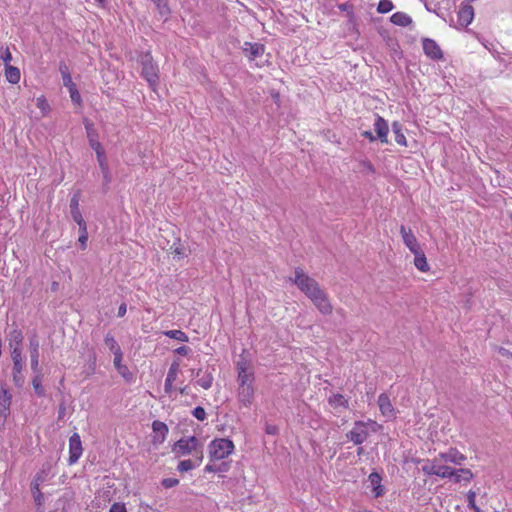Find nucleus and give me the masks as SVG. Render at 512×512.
Here are the masks:
<instances>
[{"instance_id": "f257e3e1", "label": "nucleus", "mask_w": 512, "mask_h": 512, "mask_svg": "<svg viewBox=\"0 0 512 512\" xmlns=\"http://www.w3.org/2000/svg\"><path fill=\"white\" fill-rule=\"evenodd\" d=\"M293 282L314 304L322 315H331L333 306L330 302L328 294L320 287L319 283L308 276L300 268L295 270Z\"/></svg>"}, {"instance_id": "f03ea898", "label": "nucleus", "mask_w": 512, "mask_h": 512, "mask_svg": "<svg viewBox=\"0 0 512 512\" xmlns=\"http://www.w3.org/2000/svg\"><path fill=\"white\" fill-rule=\"evenodd\" d=\"M173 452L178 456H184L194 452L197 455L198 464L203 460L202 444L195 436L179 439L173 446Z\"/></svg>"}, {"instance_id": "7ed1b4c3", "label": "nucleus", "mask_w": 512, "mask_h": 512, "mask_svg": "<svg viewBox=\"0 0 512 512\" xmlns=\"http://www.w3.org/2000/svg\"><path fill=\"white\" fill-rule=\"evenodd\" d=\"M140 64L142 66L141 75L148 82L149 86L155 90L159 81V68L154 63L150 52L141 54Z\"/></svg>"}, {"instance_id": "20e7f679", "label": "nucleus", "mask_w": 512, "mask_h": 512, "mask_svg": "<svg viewBox=\"0 0 512 512\" xmlns=\"http://www.w3.org/2000/svg\"><path fill=\"white\" fill-rule=\"evenodd\" d=\"M233 450L234 444L229 439H215L209 444V456L211 460L224 459L228 457Z\"/></svg>"}, {"instance_id": "39448f33", "label": "nucleus", "mask_w": 512, "mask_h": 512, "mask_svg": "<svg viewBox=\"0 0 512 512\" xmlns=\"http://www.w3.org/2000/svg\"><path fill=\"white\" fill-rule=\"evenodd\" d=\"M368 425H372L373 431H376V429H375V426H377L376 422H374L372 420H369L368 422L356 421L354 423V427L352 428V430H350L346 434L347 439L352 441L355 445H361L362 443H364L367 440V438L369 436V432L367 430Z\"/></svg>"}, {"instance_id": "423d86ee", "label": "nucleus", "mask_w": 512, "mask_h": 512, "mask_svg": "<svg viewBox=\"0 0 512 512\" xmlns=\"http://www.w3.org/2000/svg\"><path fill=\"white\" fill-rule=\"evenodd\" d=\"M39 339L37 334L34 332L29 337V348H30V365L33 372L41 370L39 365Z\"/></svg>"}, {"instance_id": "0eeeda50", "label": "nucleus", "mask_w": 512, "mask_h": 512, "mask_svg": "<svg viewBox=\"0 0 512 512\" xmlns=\"http://www.w3.org/2000/svg\"><path fill=\"white\" fill-rule=\"evenodd\" d=\"M69 454L70 464L77 462L82 454V444L78 433H74L69 438Z\"/></svg>"}, {"instance_id": "6e6552de", "label": "nucleus", "mask_w": 512, "mask_h": 512, "mask_svg": "<svg viewBox=\"0 0 512 512\" xmlns=\"http://www.w3.org/2000/svg\"><path fill=\"white\" fill-rule=\"evenodd\" d=\"M446 462L444 460H440L439 456L437 455V463H436V476H439L441 478H449L454 477V480L456 483L460 482V475L458 472L451 468L450 466L445 465Z\"/></svg>"}, {"instance_id": "1a4fd4ad", "label": "nucleus", "mask_w": 512, "mask_h": 512, "mask_svg": "<svg viewBox=\"0 0 512 512\" xmlns=\"http://www.w3.org/2000/svg\"><path fill=\"white\" fill-rule=\"evenodd\" d=\"M239 385H252L254 380L253 372L249 371V363L239 361L237 363Z\"/></svg>"}, {"instance_id": "9d476101", "label": "nucleus", "mask_w": 512, "mask_h": 512, "mask_svg": "<svg viewBox=\"0 0 512 512\" xmlns=\"http://www.w3.org/2000/svg\"><path fill=\"white\" fill-rule=\"evenodd\" d=\"M12 401V395L8 389L2 385L0 391V418H7Z\"/></svg>"}, {"instance_id": "9b49d317", "label": "nucleus", "mask_w": 512, "mask_h": 512, "mask_svg": "<svg viewBox=\"0 0 512 512\" xmlns=\"http://www.w3.org/2000/svg\"><path fill=\"white\" fill-rule=\"evenodd\" d=\"M423 50L424 53L433 60H439L443 56L439 45L432 39L427 38L423 40Z\"/></svg>"}, {"instance_id": "f8f14e48", "label": "nucleus", "mask_w": 512, "mask_h": 512, "mask_svg": "<svg viewBox=\"0 0 512 512\" xmlns=\"http://www.w3.org/2000/svg\"><path fill=\"white\" fill-rule=\"evenodd\" d=\"M378 406L383 416L387 418L395 417V410L387 394L382 393L378 397Z\"/></svg>"}, {"instance_id": "ddd939ff", "label": "nucleus", "mask_w": 512, "mask_h": 512, "mask_svg": "<svg viewBox=\"0 0 512 512\" xmlns=\"http://www.w3.org/2000/svg\"><path fill=\"white\" fill-rule=\"evenodd\" d=\"M70 210L72 219L79 225V228H83L86 222L84 221L82 214L79 209V194L76 193L70 200Z\"/></svg>"}, {"instance_id": "4468645a", "label": "nucleus", "mask_w": 512, "mask_h": 512, "mask_svg": "<svg viewBox=\"0 0 512 512\" xmlns=\"http://www.w3.org/2000/svg\"><path fill=\"white\" fill-rule=\"evenodd\" d=\"M400 233L403 238V242L411 252H417V250L420 249L418 241L410 229L407 230L405 226L402 225L400 227Z\"/></svg>"}, {"instance_id": "2eb2a0df", "label": "nucleus", "mask_w": 512, "mask_h": 512, "mask_svg": "<svg viewBox=\"0 0 512 512\" xmlns=\"http://www.w3.org/2000/svg\"><path fill=\"white\" fill-rule=\"evenodd\" d=\"M474 18V9L470 5H463L458 11V22L462 27L468 26Z\"/></svg>"}, {"instance_id": "dca6fc26", "label": "nucleus", "mask_w": 512, "mask_h": 512, "mask_svg": "<svg viewBox=\"0 0 512 512\" xmlns=\"http://www.w3.org/2000/svg\"><path fill=\"white\" fill-rule=\"evenodd\" d=\"M438 456L440 460H444L446 463L450 462L456 465H461L466 459V457L456 449H450L445 453L438 454Z\"/></svg>"}, {"instance_id": "f3484780", "label": "nucleus", "mask_w": 512, "mask_h": 512, "mask_svg": "<svg viewBox=\"0 0 512 512\" xmlns=\"http://www.w3.org/2000/svg\"><path fill=\"white\" fill-rule=\"evenodd\" d=\"M254 388L252 385H239L238 398L241 403L248 406L252 403Z\"/></svg>"}, {"instance_id": "a211bd4d", "label": "nucleus", "mask_w": 512, "mask_h": 512, "mask_svg": "<svg viewBox=\"0 0 512 512\" xmlns=\"http://www.w3.org/2000/svg\"><path fill=\"white\" fill-rule=\"evenodd\" d=\"M374 128L380 141L382 143H387V135L389 132L387 122L382 117L378 116L375 121Z\"/></svg>"}, {"instance_id": "6ab92c4d", "label": "nucleus", "mask_w": 512, "mask_h": 512, "mask_svg": "<svg viewBox=\"0 0 512 512\" xmlns=\"http://www.w3.org/2000/svg\"><path fill=\"white\" fill-rule=\"evenodd\" d=\"M244 52L249 59L253 60L258 56H261L264 53V45L260 43H245Z\"/></svg>"}, {"instance_id": "aec40b11", "label": "nucleus", "mask_w": 512, "mask_h": 512, "mask_svg": "<svg viewBox=\"0 0 512 512\" xmlns=\"http://www.w3.org/2000/svg\"><path fill=\"white\" fill-rule=\"evenodd\" d=\"M23 338L22 331L15 326L8 334L9 348L21 347Z\"/></svg>"}, {"instance_id": "412c9836", "label": "nucleus", "mask_w": 512, "mask_h": 512, "mask_svg": "<svg viewBox=\"0 0 512 512\" xmlns=\"http://www.w3.org/2000/svg\"><path fill=\"white\" fill-rule=\"evenodd\" d=\"M122 358H123V354L122 355L117 354V356L114 357L113 363H114L115 369L118 371V373L123 378H125L126 380H131L132 373L129 371V369L126 365L122 364Z\"/></svg>"}, {"instance_id": "4be33fe9", "label": "nucleus", "mask_w": 512, "mask_h": 512, "mask_svg": "<svg viewBox=\"0 0 512 512\" xmlns=\"http://www.w3.org/2000/svg\"><path fill=\"white\" fill-rule=\"evenodd\" d=\"M24 364L23 363H16L13 364V370H12V378L15 386L21 388L24 385L25 378L22 374Z\"/></svg>"}, {"instance_id": "5701e85b", "label": "nucleus", "mask_w": 512, "mask_h": 512, "mask_svg": "<svg viewBox=\"0 0 512 512\" xmlns=\"http://www.w3.org/2000/svg\"><path fill=\"white\" fill-rule=\"evenodd\" d=\"M415 255L414 258V265L418 270L421 272H427L429 270V265L426 260V256L423 253V251L420 249L417 250V252H412Z\"/></svg>"}, {"instance_id": "b1692460", "label": "nucleus", "mask_w": 512, "mask_h": 512, "mask_svg": "<svg viewBox=\"0 0 512 512\" xmlns=\"http://www.w3.org/2000/svg\"><path fill=\"white\" fill-rule=\"evenodd\" d=\"M152 429L157 434V441L160 443L164 442L168 433L167 425L164 422L156 420L152 423Z\"/></svg>"}, {"instance_id": "393cba45", "label": "nucleus", "mask_w": 512, "mask_h": 512, "mask_svg": "<svg viewBox=\"0 0 512 512\" xmlns=\"http://www.w3.org/2000/svg\"><path fill=\"white\" fill-rule=\"evenodd\" d=\"M391 22L395 25H398V26H402V27H405V26H408L412 23V19L411 17L404 13V12H396L394 13L391 18H390Z\"/></svg>"}, {"instance_id": "a878e982", "label": "nucleus", "mask_w": 512, "mask_h": 512, "mask_svg": "<svg viewBox=\"0 0 512 512\" xmlns=\"http://www.w3.org/2000/svg\"><path fill=\"white\" fill-rule=\"evenodd\" d=\"M5 76L8 82L17 84L20 80V71L17 67L7 65L5 67Z\"/></svg>"}, {"instance_id": "bb28decb", "label": "nucleus", "mask_w": 512, "mask_h": 512, "mask_svg": "<svg viewBox=\"0 0 512 512\" xmlns=\"http://www.w3.org/2000/svg\"><path fill=\"white\" fill-rule=\"evenodd\" d=\"M34 373H35V376L32 379V385H33L34 391L38 396L43 397L45 395V390L42 386V379H43L42 372H41V370H38V372H34Z\"/></svg>"}, {"instance_id": "cd10ccee", "label": "nucleus", "mask_w": 512, "mask_h": 512, "mask_svg": "<svg viewBox=\"0 0 512 512\" xmlns=\"http://www.w3.org/2000/svg\"><path fill=\"white\" fill-rule=\"evenodd\" d=\"M104 342L108 349L114 354V357H116L117 354L122 355L120 346L111 334L108 333L105 336Z\"/></svg>"}, {"instance_id": "c85d7f7f", "label": "nucleus", "mask_w": 512, "mask_h": 512, "mask_svg": "<svg viewBox=\"0 0 512 512\" xmlns=\"http://www.w3.org/2000/svg\"><path fill=\"white\" fill-rule=\"evenodd\" d=\"M328 402L334 408L337 407H348V401L344 398L342 394H333L329 397Z\"/></svg>"}, {"instance_id": "c756f323", "label": "nucleus", "mask_w": 512, "mask_h": 512, "mask_svg": "<svg viewBox=\"0 0 512 512\" xmlns=\"http://www.w3.org/2000/svg\"><path fill=\"white\" fill-rule=\"evenodd\" d=\"M59 71L62 75V79H63V85L65 87H68V86H72L74 83L72 81V77L70 75V72H69V69H68V66L64 63V62H61L60 65H59Z\"/></svg>"}, {"instance_id": "7c9ffc66", "label": "nucleus", "mask_w": 512, "mask_h": 512, "mask_svg": "<svg viewBox=\"0 0 512 512\" xmlns=\"http://www.w3.org/2000/svg\"><path fill=\"white\" fill-rule=\"evenodd\" d=\"M164 335L181 342H188L189 340L188 336L181 330H168L164 332Z\"/></svg>"}, {"instance_id": "2f4dec72", "label": "nucleus", "mask_w": 512, "mask_h": 512, "mask_svg": "<svg viewBox=\"0 0 512 512\" xmlns=\"http://www.w3.org/2000/svg\"><path fill=\"white\" fill-rule=\"evenodd\" d=\"M229 468H230V466L226 462H223L220 464H208L205 467V472L224 473V472H227L229 470Z\"/></svg>"}, {"instance_id": "473e14b6", "label": "nucleus", "mask_w": 512, "mask_h": 512, "mask_svg": "<svg viewBox=\"0 0 512 512\" xmlns=\"http://www.w3.org/2000/svg\"><path fill=\"white\" fill-rule=\"evenodd\" d=\"M436 463L437 456L434 457L432 460L425 461L424 465L422 466V471L426 475H436Z\"/></svg>"}, {"instance_id": "72a5a7b5", "label": "nucleus", "mask_w": 512, "mask_h": 512, "mask_svg": "<svg viewBox=\"0 0 512 512\" xmlns=\"http://www.w3.org/2000/svg\"><path fill=\"white\" fill-rule=\"evenodd\" d=\"M392 129L395 134V141L398 144L406 145V138L401 131V125L398 122H394L392 125Z\"/></svg>"}, {"instance_id": "f704fd0d", "label": "nucleus", "mask_w": 512, "mask_h": 512, "mask_svg": "<svg viewBox=\"0 0 512 512\" xmlns=\"http://www.w3.org/2000/svg\"><path fill=\"white\" fill-rule=\"evenodd\" d=\"M31 491L34 498V501L37 506L43 505V494L40 491V486L37 483H31Z\"/></svg>"}, {"instance_id": "c9c22d12", "label": "nucleus", "mask_w": 512, "mask_h": 512, "mask_svg": "<svg viewBox=\"0 0 512 512\" xmlns=\"http://www.w3.org/2000/svg\"><path fill=\"white\" fill-rule=\"evenodd\" d=\"M213 376L210 372H205L202 377L197 381L198 385H200L203 389H209L213 383Z\"/></svg>"}, {"instance_id": "e433bc0d", "label": "nucleus", "mask_w": 512, "mask_h": 512, "mask_svg": "<svg viewBox=\"0 0 512 512\" xmlns=\"http://www.w3.org/2000/svg\"><path fill=\"white\" fill-rule=\"evenodd\" d=\"M153 3L156 5L159 14L162 17H167L170 14V10L167 5V0H152Z\"/></svg>"}, {"instance_id": "4c0bfd02", "label": "nucleus", "mask_w": 512, "mask_h": 512, "mask_svg": "<svg viewBox=\"0 0 512 512\" xmlns=\"http://www.w3.org/2000/svg\"><path fill=\"white\" fill-rule=\"evenodd\" d=\"M179 368H180L179 361L178 360L173 361L168 370L166 379H169V381H175L177 379Z\"/></svg>"}, {"instance_id": "58836bf2", "label": "nucleus", "mask_w": 512, "mask_h": 512, "mask_svg": "<svg viewBox=\"0 0 512 512\" xmlns=\"http://www.w3.org/2000/svg\"><path fill=\"white\" fill-rule=\"evenodd\" d=\"M393 7V3L390 0H380L377 11L381 14H384L390 12Z\"/></svg>"}, {"instance_id": "ea45409f", "label": "nucleus", "mask_w": 512, "mask_h": 512, "mask_svg": "<svg viewBox=\"0 0 512 512\" xmlns=\"http://www.w3.org/2000/svg\"><path fill=\"white\" fill-rule=\"evenodd\" d=\"M36 106L42 111L43 115H46L50 110V105L43 96L36 99Z\"/></svg>"}, {"instance_id": "a19ab883", "label": "nucleus", "mask_w": 512, "mask_h": 512, "mask_svg": "<svg viewBox=\"0 0 512 512\" xmlns=\"http://www.w3.org/2000/svg\"><path fill=\"white\" fill-rule=\"evenodd\" d=\"M10 350H11V358H12L13 364L23 363V360H22V348L21 347H15V348H10Z\"/></svg>"}, {"instance_id": "79ce46f5", "label": "nucleus", "mask_w": 512, "mask_h": 512, "mask_svg": "<svg viewBox=\"0 0 512 512\" xmlns=\"http://www.w3.org/2000/svg\"><path fill=\"white\" fill-rule=\"evenodd\" d=\"M67 88L69 89L71 100L76 104H80L81 103V95L78 92L75 84H73L72 86H68Z\"/></svg>"}, {"instance_id": "37998d69", "label": "nucleus", "mask_w": 512, "mask_h": 512, "mask_svg": "<svg viewBox=\"0 0 512 512\" xmlns=\"http://www.w3.org/2000/svg\"><path fill=\"white\" fill-rule=\"evenodd\" d=\"M47 476H48V470H46V469H44V468H43L41 471H39V472L35 475V477H34V479H33L32 483H37V484H38V486H40L43 482H45V481H46Z\"/></svg>"}, {"instance_id": "c03bdc74", "label": "nucleus", "mask_w": 512, "mask_h": 512, "mask_svg": "<svg viewBox=\"0 0 512 512\" xmlns=\"http://www.w3.org/2000/svg\"><path fill=\"white\" fill-rule=\"evenodd\" d=\"M456 471L460 475V482L461 481L469 482L473 478V473L469 469L461 468Z\"/></svg>"}, {"instance_id": "a18cd8bd", "label": "nucleus", "mask_w": 512, "mask_h": 512, "mask_svg": "<svg viewBox=\"0 0 512 512\" xmlns=\"http://www.w3.org/2000/svg\"><path fill=\"white\" fill-rule=\"evenodd\" d=\"M81 234L79 236V243L81 244V248L82 249H85L86 248V243H87V240H88V233H87V226L86 224H84L83 228H79Z\"/></svg>"}, {"instance_id": "49530a36", "label": "nucleus", "mask_w": 512, "mask_h": 512, "mask_svg": "<svg viewBox=\"0 0 512 512\" xmlns=\"http://www.w3.org/2000/svg\"><path fill=\"white\" fill-rule=\"evenodd\" d=\"M178 471L187 472L194 468V464L191 460H183L178 464Z\"/></svg>"}, {"instance_id": "de8ad7c7", "label": "nucleus", "mask_w": 512, "mask_h": 512, "mask_svg": "<svg viewBox=\"0 0 512 512\" xmlns=\"http://www.w3.org/2000/svg\"><path fill=\"white\" fill-rule=\"evenodd\" d=\"M193 416L199 420L204 421L206 419V412L203 407L198 406L192 411Z\"/></svg>"}, {"instance_id": "09e8293b", "label": "nucleus", "mask_w": 512, "mask_h": 512, "mask_svg": "<svg viewBox=\"0 0 512 512\" xmlns=\"http://www.w3.org/2000/svg\"><path fill=\"white\" fill-rule=\"evenodd\" d=\"M0 57L2 58V60L4 61L5 63V67L7 65H9V63L11 62L12 60V54L9 50V48H5V49H0Z\"/></svg>"}, {"instance_id": "8fccbe9b", "label": "nucleus", "mask_w": 512, "mask_h": 512, "mask_svg": "<svg viewBox=\"0 0 512 512\" xmlns=\"http://www.w3.org/2000/svg\"><path fill=\"white\" fill-rule=\"evenodd\" d=\"M368 479H369V481H370L371 485L373 486V488H374L375 486H378L379 484H381V480H382V478H381L380 474H379V473H377V472H372V473L369 475Z\"/></svg>"}, {"instance_id": "3c124183", "label": "nucleus", "mask_w": 512, "mask_h": 512, "mask_svg": "<svg viewBox=\"0 0 512 512\" xmlns=\"http://www.w3.org/2000/svg\"><path fill=\"white\" fill-rule=\"evenodd\" d=\"M179 484V480L176 478H165L162 480V486L165 488H172Z\"/></svg>"}, {"instance_id": "603ef678", "label": "nucleus", "mask_w": 512, "mask_h": 512, "mask_svg": "<svg viewBox=\"0 0 512 512\" xmlns=\"http://www.w3.org/2000/svg\"><path fill=\"white\" fill-rule=\"evenodd\" d=\"M109 512H127V509L124 503L116 502L112 504Z\"/></svg>"}, {"instance_id": "864d4df0", "label": "nucleus", "mask_w": 512, "mask_h": 512, "mask_svg": "<svg viewBox=\"0 0 512 512\" xmlns=\"http://www.w3.org/2000/svg\"><path fill=\"white\" fill-rule=\"evenodd\" d=\"M90 145L95 150L97 157L100 158L102 151H103L100 142H98L94 139H90Z\"/></svg>"}, {"instance_id": "5fc2aeb1", "label": "nucleus", "mask_w": 512, "mask_h": 512, "mask_svg": "<svg viewBox=\"0 0 512 512\" xmlns=\"http://www.w3.org/2000/svg\"><path fill=\"white\" fill-rule=\"evenodd\" d=\"M98 161H99L100 167L102 168V171L104 172L105 179L107 181H109V178H108V168H107V165L104 162V153L103 152H102L100 158H98Z\"/></svg>"}, {"instance_id": "6e6d98bb", "label": "nucleus", "mask_w": 512, "mask_h": 512, "mask_svg": "<svg viewBox=\"0 0 512 512\" xmlns=\"http://www.w3.org/2000/svg\"><path fill=\"white\" fill-rule=\"evenodd\" d=\"M467 498H468V506L470 508L474 509L475 507H478L475 503L476 493L474 491H469Z\"/></svg>"}, {"instance_id": "4d7b16f0", "label": "nucleus", "mask_w": 512, "mask_h": 512, "mask_svg": "<svg viewBox=\"0 0 512 512\" xmlns=\"http://www.w3.org/2000/svg\"><path fill=\"white\" fill-rule=\"evenodd\" d=\"M265 431L267 434L276 435L278 433V427L272 424H267L265 427Z\"/></svg>"}, {"instance_id": "13d9d810", "label": "nucleus", "mask_w": 512, "mask_h": 512, "mask_svg": "<svg viewBox=\"0 0 512 512\" xmlns=\"http://www.w3.org/2000/svg\"><path fill=\"white\" fill-rule=\"evenodd\" d=\"M373 492H374V496L376 498L381 497L384 494L383 486L381 484H379L378 486H375L373 488Z\"/></svg>"}, {"instance_id": "bf43d9fd", "label": "nucleus", "mask_w": 512, "mask_h": 512, "mask_svg": "<svg viewBox=\"0 0 512 512\" xmlns=\"http://www.w3.org/2000/svg\"><path fill=\"white\" fill-rule=\"evenodd\" d=\"M173 382L174 381H169V379H165L164 390L167 394H171L173 390Z\"/></svg>"}, {"instance_id": "052dcab7", "label": "nucleus", "mask_w": 512, "mask_h": 512, "mask_svg": "<svg viewBox=\"0 0 512 512\" xmlns=\"http://www.w3.org/2000/svg\"><path fill=\"white\" fill-rule=\"evenodd\" d=\"M175 352L179 355H187L189 352H190V348L187 347V346H181V347H178Z\"/></svg>"}, {"instance_id": "680f3d73", "label": "nucleus", "mask_w": 512, "mask_h": 512, "mask_svg": "<svg viewBox=\"0 0 512 512\" xmlns=\"http://www.w3.org/2000/svg\"><path fill=\"white\" fill-rule=\"evenodd\" d=\"M498 352L502 355V356H506V357H509L512 359V352H510L509 350L503 348V347H500L498 349Z\"/></svg>"}, {"instance_id": "e2e57ef3", "label": "nucleus", "mask_w": 512, "mask_h": 512, "mask_svg": "<svg viewBox=\"0 0 512 512\" xmlns=\"http://www.w3.org/2000/svg\"><path fill=\"white\" fill-rule=\"evenodd\" d=\"M173 253L178 256V257H184L186 256L185 254V251L182 247H176L174 250H173Z\"/></svg>"}, {"instance_id": "0e129e2a", "label": "nucleus", "mask_w": 512, "mask_h": 512, "mask_svg": "<svg viewBox=\"0 0 512 512\" xmlns=\"http://www.w3.org/2000/svg\"><path fill=\"white\" fill-rule=\"evenodd\" d=\"M127 307L125 303H122L118 308V316L123 317L126 314Z\"/></svg>"}, {"instance_id": "69168bd1", "label": "nucleus", "mask_w": 512, "mask_h": 512, "mask_svg": "<svg viewBox=\"0 0 512 512\" xmlns=\"http://www.w3.org/2000/svg\"><path fill=\"white\" fill-rule=\"evenodd\" d=\"M362 165L364 166V168L366 169V171H368L369 173H374V171H375V170H374V167H373V165H372L370 162H368V161H364V162L362 163Z\"/></svg>"}, {"instance_id": "338daca9", "label": "nucleus", "mask_w": 512, "mask_h": 512, "mask_svg": "<svg viewBox=\"0 0 512 512\" xmlns=\"http://www.w3.org/2000/svg\"><path fill=\"white\" fill-rule=\"evenodd\" d=\"M362 136L365 137V138H368L370 141H374L376 139L374 137V135L372 134V132H370V131H364L362 133Z\"/></svg>"}, {"instance_id": "774afa93", "label": "nucleus", "mask_w": 512, "mask_h": 512, "mask_svg": "<svg viewBox=\"0 0 512 512\" xmlns=\"http://www.w3.org/2000/svg\"><path fill=\"white\" fill-rule=\"evenodd\" d=\"M86 129H87V134H88V137L90 139H92V135H93V132H92V129H91V125L90 124H86Z\"/></svg>"}]
</instances>
